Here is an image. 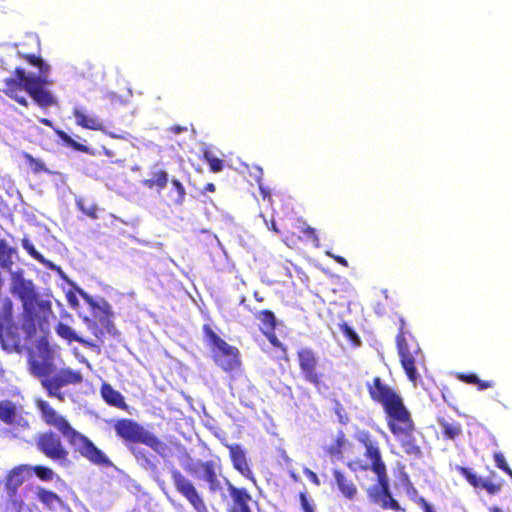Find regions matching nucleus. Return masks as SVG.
<instances>
[{"label": "nucleus", "mask_w": 512, "mask_h": 512, "mask_svg": "<svg viewBox=\"0 0 512 512\" xmlns=\"http://www.w3.org/2000/svg\"><path fill=\"white\" fill-rule=\"evenodd\" d=\"M229 450V457L232 462L233 468L238 471L246 479L255 482V475L250 468L246 453L239 444H228L226 445Z\"/></svg>", "instance_id": "nucleus-20"}, {"label": "nucleus", "mask_w": 512, "mask_h": 512, "mask_svg": "<svg viewBox=\"0 0 512 512\" xmlns=\"http://www.w3.org/2000/svg\"><path fill=\"white\" fill-rule=\"evenodd\" d=\"M296 229L299 233H301L304 238L310 241L315 247L319 246V238L317 236L316 230L307 225L306 223H299L296 226Z\"/></svg>", "instance_id": "nucleus-37"}, {"label": "nucleus", "mask_w": 512, "mask_h": 512, "mask_svg": "<svg viewBox=\"0 0 512 512\" xmlns=\"http://www.w3.org/2000/svg\"><path fill=\"white\" fill-rule=\"evenodd\" d=\"M261 216L263 217V220L269 229H271L276 234L280 233V230L278 229L276 222L273 219H271L270 222H268V220L263 215Z\"/></svg>", "instance_id": "nucleus-51"}, {"label": "nucleus", "mask_w": 512, "mask_h": 512, "mask_svg": "<svg viewBox=\"0 0 512 512\" xmlns=\"http://www.w3.org/2000/svg\"><path fill=\"white\" fill-rule=\"evenodd\" d=\"M36 408L40 412L43 422L47 426L55 428L64 436L75 452L97 466L109 467L112 464L102 450L87 436L73 428L70 422L57 412L49 402L39 399L36 401Z\"/></svg>", "instance_id": "nucleus-3"}, {"label": "nucleus", "mask_w": 512, "mask_h": 512, "mask_svg": "<svg viewBox=\"0 0 512 512\" xmlns=\"http://www.w3.org/2000/svg\"><path fill=\"white\" fill-rule=\"evenodd\" d=\"M185 469H186V471H188V472H194V470H193V469H191V468L186 467Z\"/></svg>", "instance_id": "nucleus-59"}, {"label": "nucleus", "mask_w": 512, "mask_h": 512, "mask_svg": "<svg viewBox=\"0 0 512 512\" xmlns=\"http://www.w3.org/2000/svg\"><path fill=\"white\" fill-rule=\"evenodd\" d=\"M22 246L32 258L43 264L46 268L50 270L60 271V267L55 265L52 261L46 259L41 253H39L29 240L24 239L22 241Z\"/></svg>", "instance_id": "nucleus-32"}, {"label": "nucleus", "mask_w": 512, "mask_h": 512, "mask_svg": "<svg viewBox=\"0 0 512 512\" xmlns=\"http://www.w3.org/2000/svg\"><path fill=\"white\" fill-rule=\"evenodd\" d=\"M255 318L260 321L262 325V331L266 336L269 337L270 342L276 345L278 343V339L274 332L276 329L277 321L274 313L268 309L261 310L255 313Z\"/></svg>", "instance_id": "nucleus-26"}, {"label": "nucleus", "mask_w": 512, "mask_h": 512, "mask_svg": "<svg viewBox=\"0 0 512 512\" xmlns=\"http://www.w3.org/2000/svg\"><path fill=\"white\" fill-rule=\"evenodd\" d=\"M345 444V434L343 432H339L334 441L325 448V452L331 458H340L342 456V451Z\"/></svg>", "instance_id": "nucleus-33"}, {"label": "nucleus", "mask_w": 512, "mask_h": 512, "mask_svg": "<svg viewBox=\"0 0 512 512\" xmlns=\"http://www.w3.org/2000/svg\"><path fill=\"white\" fill-rule=\"evenodd\" d=\"M55 332L62 340H65L68 344L73 342L80 343L82 346L89 348L96 353H100L101 348L96 342L83 338L78 335L76 331L64 322H58L55 326Z\"/></svg>", "instance_id": "nucleus-21"}, {"label": "nucleus", "mask_w": 512, "mask_h": 512, "mask_svg": "<svg viewBox=\"0 0 512 512\" xmlns=\"http://www.w3.org/2000/svg\"><path fill=\"white\" fill-rule=\"evenodd\" d=\"M203 338L211 352L214 364L224 372L231 373L241 366L240 351L228 344L209 324L202 326Z\"/></svg>", "instance_id": "nucleus-4"}, {"label": "nucleus", "mask_w": 512, "mask_h": 512, "mask_svg": "<svg viewBox=\"0 0 512 512\" xmlns=\"http://www.w3.org/2000/svg\"><path fill=\"white\" fill-rule=\"evenodd\" d=\"M73 116L75 117L76 124L84 129L101 131L113 139L124 138L120 129L112 124L105 125L98 117L88 115L80 108L73 109Z\"/></svg>", "instance_id": "nucleus-15"}, {"label": "nucleus", "mask_w": 512, "mask_h": 512, "mask_svg": "<svg viewBox=\"0 0 512 512\" xmlns=\"http://www.w3.org/2000/svg\"><path fill=\"white\" fill-rule=\"evenodd\" d=\"M197 467L202 472L199 478L208 484L211 493H216L222 489L219 479L221 474V466L219 463L214 460L199 461Z\"/></svg>", "instance_id": "nucleus-19"}, {"label": "nucleus", "mask_w": 512, "mask_h": 512, "mask_svg": "<svg viewBox=\"0 0 512 512\" xmlns=\"http://www.w3.org/2000/svg\"><path fill=\"white\" fill-rule=\"evenodd\" d=\"M396 344L402 368L407 378L416 384L419 378L416 365L422 360V352L416 339L406 331L403 318L399 319Z\"/></svg>", "instance_id": "nucleus-6"}, {"label": "nucleus", "mask_w": 512, "mask_h": 512, "mask_svg": "<svg viewBox=\"0 0 512 512\" xmlns=\"http://www.w3.org/2000/svg\"><path fill=\"white\" fill-rule=\"evenodd\" d=\"M459 472L474 488H483L491 495L498 493L502 488L501 483H494L490 480L482 479L470 468L460 467Z\"/></svg>", "instance_id": "nucleus-24"}, {"label": "nucleus", "mask_w": 512, "mask_h": 512, "mask_svg": "<svg viewBox=\"0 0 512 512\" xmlns=\"http://www.w3.org/2000/svg\"><path fill=\"white\" fill-rule=\"evenodd\" d=\"M204 160L208 163L211 172L217 173L223 170L224 161L217 158L209 151H205L203 154Z\"/></svg>", "instance_id": "nucleus-39"}, {"label": "nucleus", "mask_w": 512, "mask_h": 512, "mask_svg": "<svg viewBox=\"0 0 512 512\" xmlns=\"http://www.w3.org/2000/svg\"><path fill=\"white\" fill-rule=\"evenodd\" d=\"M168 180V173L165 170L158 169L151 171L149 178L144 179L142 184L146 188L161 191L166 187Z\"/></svg>", "instance_id": "nucleus-28"}, {"label": "nucleus", "mask_w": 512, "mask_h": 512, "mask_svg": "<svg viewBox=\"0 0 512 512\" xmlns=\"http://www.w3.org/2000/svg\"><path fill=\"white\" fill-rule=\"evenodd\" d=\"M489 512H503L499 507L493 506L489 509Z\"/></svg>", "instance_id": "nucleus-56"}, {"label": "nucleus", "mask_w": 512, "mask_h": 512, "mask_svg": "<svg viewBox=\"0 0 512 512\" xmlns=\"http://www.w3.org/2000/svg\"><path fill=\"white\" fill-rule=\"evenodd\" d=\"M475 385H477L478 390H485L494 387L495 382L492 380H481L478 378V382L475 383Z\"/></svg>", "instance_id": "nucleus-48"}, {"label": "nucleus", "mask_w": 512, "mask_h": 512, "mask_svg": "<svg viewBox=\"0 0 512 512\" xmlns=\"http://www.w3.org/2000/svg\"><path fill=\"white\" fill-rule=\"evenodd\" d=\"M300 239H301L300 236H296L295 233H287L284 238V242L289 247H294L298 244Z\"/></svg>", "instance_id": "nucleus-47"}, {"label": "nucleus", "mask_w": 512, "mask_h": 512, "mask_svg": "<svg viewBox=\"0 0 512 512\" xmlns=\"http://www.w3.org/2000/svg\"><path fill=\"white\" fill-rule=\"evenodd\" d=\"M337 263L341 264L344 267H348V261L339 255L331 256Z\"/></svg>", "instance_id": "nucleus-53"}, {"label": "nucleus", "mask_w": 512, "mask_h": 512, "mask_svg": "<svg viewBox=\"0 0 512 512\" xmlns=\"http://www.w3.org/2000/svg\"><path fill=\"white\" fill-rule=\"evenodd\" d=\"M22 157L34 174L48 171L45 167V164L40 159L34 158L30 153L23 152Z\"/></svg>", "instance_id": "nucleus-38"}, {"label": "nucleus", "mask_w": 512, "mask_h": 512, "mask_svg": "<svg viewBox=\"0 0 512 512\" xmlns=\"http://www.w3.org/2000/svg\"><path fill=\"white\" fill-rule=\"evenodd\" d=\"M13 248L8 246L5 240L0 239V266L6 269H10L12 260Z\"/></svg>", "instance_id": "nucleus-36"}, {"label": "nucleus", "mask_w": 512, "mask_h": 512, "mask_svg": "<svg viewBox=\"0 0 512 512\" xmlns=\"http://www.w3.org/2000/svg\"><path fill=\"white\" fill-rule=\"evenodd\" d=\"M18 55L22 60L38 69L36 76H49L51 67L42 59L40 55L31 53H19Z\"/></svg>", "instance_id": "nucleus-30"}, {"label": "nucleus", "mask_w": 512, "mask_h": 512, "mask_svg": "<svg viewBox=\"0 0 512 512\" xmlns=\"http://www.w3.org/2000/svg\"><path fill=\"white\" fill-rule=\"evenodd\" d=\"M32 76L33 75H27L23 68L16 67L13 72V77H8L4 80L5 88L3 92L21 106L28 107L29 103L27 99L23 96H19L18 93L21 90L26 91V83Z\"/></svg>", "instance_id": "nucleus-16"}, {"label": "nucleus", "mask_w": 512, "mask_h": 512, "mask_svg": "<svg viewBox=\"0 0 512 512\" xmlns=\"http://www.w3.org/2000/svg\"><path fill=\"white\" fill-rule=\"evenodd\" d=\"M297 360L304 380L319 389L324 375L319 370V360L314 350L308 347L299 349Z\"/></svg>", "instance_id": "nucleus-13"}, {"label": "nucleus", "mask_w": 512, "mask_h": 512, "mask_svg": "<svg viewBox=\"0 0 512 512\" xmlns=\"http://www.w3.org/2000/svg\"><path fill=\"white\" fill-rule=\"evenodd\" d=\"M80 210L92 219L98 218V208L96 205H91L89 207H84L82 204H79Z\"/></svg>", "instance_id": "nucleus-46"}, {"label": "nucleus", "mask_w": 512, "mask_h": 512, "mask_svg": "<svg viewBox=\"0 0 512 512\" xmlns=\"http://www.w3.org/2000/svg\"><path fill=\"white\" fill-rule=\"evenodd\" d=\"M53 84L49 76H32L26 83V92L42 108H47L56 104L53 95L44 87Z\"/></svg>", "instance_id": "nucleus-14"}, {"label": "nucleus", "mask_w": 512, "mask_h": 512, "mask_svg": "<svg viewBox=\"0 0 512 512\" xmlns=\"http://www.w3.org/2000/svg\"><path fill=\"white\" fill-rule=\"evenodd\" d=\"M167 202L171 206H180L185 201L186 191L178 179L171 180V187L167 192Z\"/></svg>", "instance_id": "nucleus-29"}, {"label": "nucleus", "mask_w": 512, "mask_h": 512, "mask_svg": "<svg viewBox=\"0 0 512 512\" xmlns=\"http://www.w3.org/2000/svg\"><path fill=\"white\" fill-rule=\"evenodd\" d=\"M100 394L109 406L128 411L129 406L125 402L123 395L109 383H103L101 385Z\"/></svg>", "instance_id": "nucleus-27"}, {"label": "nucleus", "mask_w": 512, "mask_h": 512, "mask_svg": "<svg viewBox=\"0 0 512 512\" xmlns=\"http://www.w3.org/2000/svg\"><path fill=\"white\" fill-rule=\"evenodd\" d=\"M35 496L48 511L53 512L63 506L61 497L57 493L48 490L45 487L37 486L35 489Z\"/></svg>", "instance_id": "nucleus-25"}, {"label": "nucleus", "mask_w": 512, "mask_h": 512, "mask_svg": "<svg viewBox=\"0 0 512 512\" xmlns=\"http://www.w3.org/2000/svg\"><path fill=\"white\" fill-rule=\"evenodd\" d=\"M36 447L39 452L53 461L59 463H65L68 461V450L64 446L60 436L51 430L42 432L38 435L36 439Z\"/></svg>", "instance_id": "nucleus-12"}, {"label": "nucleus", "mask_w": 512, "mask_h": 512, "mask_svg": "<svg viewBox=\"0 0 512 512\" xmlns=\"http://www.w3.org/2000/svg\"><path fill=\"white\" fill-rule=\"evenodd\" d=\"M215 191V185L213 183H207L204 187H203V190H202V193H206V192H214Z\"/></svg>", "instance_id": "nucleus-54"}, {"label": "nucleus", "mask_w": 512, "mask_h": 512, "mask_svg": "<svg viewBox=\"0 0 512 512\" xmlns=\"http://www.w3.org/2000/svg\"><path fill=\"white\" fill-rule=\"evenodd\" d=\"M417 502L423 507L425 512H435L430 504L423 498L419 497Z\"/></svg>", "instance_id": "nucleus-52"}, {"label": "nucleus", "mask_w": 512, "mask_h": 512, "mask_svg": "<svg viewBox=\"0 0 512 512\" xmlns=\"http://www.w3.org/2000/svg\"><path fill=\"white\" fill-rule=\"evenodd\" d=\"M377 475V485L373 486L369 496L372 501L384 510H393L395 512L404 511L399 503L390 493L389 480L386 472V465L372 470Z\"/></svg>", "instance_id": "nucleus-9"}, {"label": "nucleus", "mask_w": 512, "mask_h": 512, "mask_svg": "<svg viewBox=\"0 0 512 512\" xmlns=\"http://www.w3.org/2000/svg\"><path fill=\"white\" fill-rule=\"evenodd\" d=\"M170 474L175 490L191 507L197 512H206L205 500L195 484L177 468H172Z\"/></svg>", "instance_id": "nucleus-8"}, {"label": "nucleus", "mask_w": 512, "mask_h": 512, "mask_svg": "<svg viewBox=\"0 0 512 512\" xmlns=\"http://www.w3.org/2000/svg\"><path fill=\"white\" fill-rule=\"evenodd\" d=\"M168 130L173 134H180V133L186 132L188 129L186 126L174 124V125L170 126Z\"/></svg>", "instance_id": "nucleus-50"}, {"label": "nucleus", "mask_w": 512, "mask_h": 512, "mask_svg": "<svg viewBox=\"0 0 512 512\" xmlns=\"http://www.w3.org/2000/svg\"><path fill=\"white\" fill-rule=\"evenodd\" d=\"M260 191H261V193H262V195H263V198L268 197V198L270 199V194H269V192H268V191H266V190H265L264 188H262V187H260Z\"/></svg>", "instance_id": "nucleus-55"}, {"label": "nucleus", "mask_w": 512, "mask_h": 512, "mask_svg": "<svg viewBox=\"0 0 512 512\" xmlns=\"http://www.w3.org/2000/svg\"><path fill=\"white\" fill-rule=\"evenodd\" d=\"M56 134L57 136L62 140V142L67 145L68 147L76 150V151H79V152H82V153H86V154H92V151L91 149L85 145V144H82V143H79L77 141H75L70 135H68L65 131L63 130H57L56 131Z\"/></svg>", "instance_id": "nucleus-34"}, {"label": "nucleus", "mask_w": 512, "mask_h": 512, "mask_svg": "<svg viewBox=\"0 0 512 512\" xmlns=\"http://www.w3.org/2000/svg\"><path fill=\"white\" fill-rule=\"evenodd\" d=\"M340 331L347 338V340L353 345H360L361 341L357 333L354 331L352 327H350L346 322L339 324Z\"/></svg>", "instance_id": "nucleus-40"}, {"label": "nucleus", "mask_w": 512, "mask_h": 512, "mask_svg": "<svg viewBox=\"0 0 512 512\" xmlns=\"http://www.w3.org/2000/svg\"><path fill=\"white\" fill-rule=\"evenodd\" d=\"M13 318L14 304L10 298L5 297L1 301L0 307V343L2 348L8 352H18L22 347V340L19 334V330L23 332L21 329V319L18 325L14 322Z\"/></svg>", "instance_id": "nucleus-7"}, {"label": "nucleus", "mask_w": 512, "mask_h": 512, "mask_svg": "<svg viewBox=\"0 0 512 512\" xmlns=\"http://www.w3.org/2000/svg\"><path fill=\"white\" fill-rule=\"evenodd\" d=\"M226 486L231 502L227 512H253L252 505L257 504L252 495L244 487H237L226 480Z\"/></svg>", "instance_id": "nucleus-17"}, {"label": "nucleus", "mask_w": 512, "mask_h": 512, "mask_svg": "<svg viewBox=\"0 0 512 512\" xmlns=\"http://www.w3.org/2000/svg\"><path fill=\"white\" fill-rule=\"evenodd\" d=\"M113 429L115 435L126 445L144 444L160 455L167 450V445L163 441L134 419H117L114 421Z\"/></svg>", "instance_id": "nucleus-5"}, {"label": "nucleus", "mask_w": 512, "mask_h": 512, "mask_svg": "<svg viewBox=\"0 0 512 512\" xmlns=\"http://www.w3.org/2000/svg\"><path fill=\"white\" fill-rule=\"evenodd\" d=\"M33 471L35 475L41 479L42 481L49 482L54 477V472L51 468L42 466V465H36L33 468Z\"/></svg>", "instance_id": "nucleus-41"}, {"label": "nucleus", "mask_w": 512, "mask_h": 512, "mask_svg": "<svg viewBox=\"0 0 512 512\" xmlns=\"http://www.w3.org/2000/svg\"><path fill=\"white\" fill-rule=\"evenodd\" d=\"M254 295H255V298H256L257 301H262L263 300L262 297H258L257 293H255Z\"/></svg>", "instance_id": "nucleus-58"}, {"label": "nucleus", "mask_w": 512, "mask_h": 512, "mask_svg": "<svg viewBox=\"0 0 512 512\" xmlns=\"http://www.w3.org/2000/svg\"><path fill=\"white\" fill-rule=\"evenodd\" d=\"M0 421L9 426L27 425L16 404L7 399L0 401Z\"/></svg>", "instance_id": "nucleus-23"}, {"label": "nucleus", "mask_w": 512, "mask_h": 512, "mask_svg": "<svg viewBox=\"0 0 512 512\" xmlns=\"http://www.w3.org/2000/svg\"><path fill=\"white\" fill-rule=\"evenodd\" d=\"M365 386L370 399L381 405L387 427L403 452L414 459H420L423 452L416 438V424L402 396L379 376L366 382Z\"/></svg>", "instance_id": "nucleus-2"}, {"label": "nucleus", "mask_w": 512, "mask_h": 512, "mask_svg": "<svg viewBox=\"0 0 512 512\" xmlns=\"http://www.w3.org/2000/svg\"><path fill=\"white\" fill-rule=\"evenodd\" d=\"M83 321L91 333L96 337L99 342L97 344L101 346L104 343V335L106 332L105 328L101 326L99 322L89 317H84Z\"/></svg>", "instance_id": "nucleus-35"}, {"label": "nucleus", "mask_w": 512, "mask_h": 512, "mask_svg": "<svg viewBox=\"0 0 512 512\" xmlns=\"http://www.w3.org/2000/svg\"><path fill=\"white\" fill-rule=\"evenodd\" d=\"M357 440L365 448V457L370 460V464L363 462L362 460H353L348 463V466L354 471H367L373 470L382 466H385L384 461L381 457L380 448L378 443L372 438L369 432L362 431L357 435Z\"/></svg>", "instance_id": "nucleus-10"}, {"label": "nucleus", "mask_w": 512, "mask_h": 512, "mask_svg": "<svg viewBox=\"0 0 512 512\" xmlns=\"http://www.w3.org/2000/svg\"><path fill=\"white\" fill-rule=\"evenodd\" d=\"M436 421L440 427L443 440L455 442L462 437L463 426L460 422L445 415H438Z\"/></svg>", "instance_id": "nucleus-22"}, {"label": "nucleus", "mask_w": 512, "mask_h": 512, "mask_svg": "<svg viewBox=\"0 0 512 512\" xmlns=\"http://www.w3.org/2000/svg\"><path fill=\"white\" fill-rule=\"evenodd\" d=\"M29 467L26 465H18L9 470L5 476L4 487L8 497V503L16 512H21L25 506L18 490L27 479Z\"/></svg>", "instance_id": "nucleus-11"}, {"label": "nucleus", "mask_w": 512, "mask_h": 512, "mask_svg": "<svg viewBox=\"0 0 512 512\" xmlns=\"http://www.w3.org/2000/svg\"><path fill=\"white\" fill-rule=\"evenodd\" d=\"M40 122H41L42 124H44V125H50V124H51L50 120H48V119H46V118L41 119V120H40Z\"/></svg>", "instance_id": "nucleus-57"}, {"label": "nucleus", "mask_w": 512, "mask_h": 512, "mask_svg": "<svg viewBox=\"0 0 512 512\" xmlns=\"http://www.w3.org/2000/svg\"><path fill=\"white\" fill-rule=\"evenodd\" d=\"M299 501L303 512H316L314 503L311 499H309L306 491L299 493Z\"/></svg>", "instance_id": "nucleus-42"}, {"label": "nucleus", "mask_w": 512, "mask_h": 512, "mask_svg": "<svg viewBox=\"0 0 512 512\" xmlns=\"http://www.w3.org/2000/svg\"><path fill=\"white\" fill-rule=\"evenodd\" d=\"M494 461L496 463V466L504 471L506 474H508L512 478V469L508 466L504 456L502 453L497 452L494 454Z\"/></svg>", "instance_id": "nucleus-43"}, {"label": "nucleus", "mask_w": 512, "mask_h": 512, "mask_svg": "<svg viewBox=\"0 0 512 512\" xmlns=\"http://www.w3.org/2000/svg\"><path fill=\"white\" fill-rule=\"evenodd\" d=\"M305 474L307 475V477L310 479V481L312 483H314L315 485L319 486L320 485V480L317 476V474L315 472H313L312 470L310 469H305Z\"/></svg>", "instance_id": "nucleus-49"}, {"label": "nucleus", "mask_w": 512, "mask_h": 512, "mask_svg": "<svg viewBox=\"0 0 512 512\" xmlns=\"http://www.w3.org/2000/svg\"><path fill=\"white\" fill-rule=\"evenodd\" d=\"M333 476L341 493L346 498L353 499L357 492L355 485L340 470H334Z\"/></svg>", "instance_id": "nucleus-31"}, {"label": "nucleus", "mask_w": 512, "mask_h": 512, "mask_svg": "<svg viewBox=\"0 0 512 512\" xmlns=\"http://www.w3.org/2000/svg\"><path fill=\"white\" fill-rule=\"evenodd\" d=\"M335 413L338 415L339 421L342 424H346L349 421V417L343 407V405L339 401H335Z\"/></svg>", "instance_id": "nucleus-44"}, {"label": "nucleus", "mask_w": 512, "mask_h": 512, "mask_svg": "<svg viewBox=\"0 0 512 512\" xmlns=\"http://www.w3.org/2000/svg\"><path fill=\"white\" fill-rule=\"evenodd\" d=\"M456 377L466 384H475L478 382V376L474 373H457Z\"/></svg>", "instance_id": "nucleus-45"}, {"label": "nucleus", "mask_w": 512, "mask_h": 512, "mask_svg": "<svg viewBox=\"0 0 512 512\" xmlns=\"http://www.w3.org/2000/svg\"><path fill=\"white\" fill-rule=\"evenodd\" d=\"M87 302L91 307V312L93 316V320H96L100 323L101 326H103L106 330V333L117 336L119 334L118 330L116 329L112 317L113 312L111 310V306L108 302L102 301L97 302L91 297L87 296Z\"/></svg>", "instance_id": "nucleus-18"}, {"label": "nucleus", "mask_w": 512, "mask_h": 512, "mask_svg": "<svg viewBox=\"0 0 512 512\" xmlns=\"http://www.w3.org/2000/svg\"><path fill=\"white\" fill-rule=\"evenodd\" d=\"M10 292L22 303L21 329L24 339L31 341L37 338L35 348L28 353L30 373L39 378L42 386L50 397L64 401L65 395L61 388L77 385L83 381L80 371L63 368L55 371L54 351L48 341L50 318L53 316L52 303L44 299L36 290L32 280L24 278L22 273H14L11 277Z\"/></svg>", "instance_id": "nucleus-1"}]
</instances>
